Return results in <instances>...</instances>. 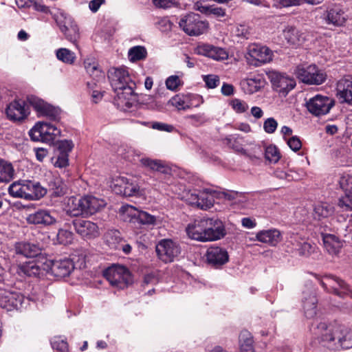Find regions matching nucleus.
<instances>
[{"label": "nucleus", "mask_w": 352, "mask_h": 352, "mask_svg": "<svg viewBox=\"0 0 352 352\" xmlns=\"http://www.w3.org/2000/svg\"><path fill=\"white\" fill-rule=\"evenodd\" d=\"M320 344L331 351L352 348V330L341 324L318 322L314 329Z\"/></svg>", "instance_id": "obj_1"}, {"label": "nucleus", "mask_w": 352, "mask_h": 352, "mask_svg": "<svg viewBox=\"0 0 352 352\" xmlns=\"http://www.w3.org/2000/svg\"><path fill=\"white\" fill-rule=\"evenodd\" d=\"M29 106L32 107L39 116H45L52 120H56L59 118V109L50 105L35 96H28L27 101L14 100L10 102L6 109L7 117L10 120L21 121L30 114Z\"/></svg>", "instance_id": "obj_2"}, {"label": "nucleus", "mask_w": 352, "mask_h": 352, "mask_svg": "<svg viewBox=\"0 0 352 352\" xmlns=\"http://www.w3.org/2000/svg\"><path fill=\"white\" fill-rule=\"evenodd\" d=\"M186 232L190 239L200 242L217 241L226 234L222 221L214 217L196 219L187 226Z\"/></svg>", "instance_id": "obj_3"}, {"label": "nucleus", "mask_w": 352, "mask_h": 352, "mask_svg": "<svg viewBox=\"0 0 352 352\" xmlns=\"http://www.w3.org/2000/svg\"><path fill=\"white\" fill-rule=\"evenodd\" d=\"M108 77L111 85L120 102L127 107H132L137 100L135 88V82L131 79L125 67L112 68L109 71Z\"/></svg>", "instance_id": "obj_4"}, {"label": "nucleus", "mask_w": 352, "mask_h": 352, "mask_svg": "<svg viewBox=\"0 0 352 352\" xmlns=\"http://www.w3.org/2000/svg\"><path fill=\"white\" fill-rule=\"evenodd\" d=\"M314 276L326 292L333 293L341 298L349 296L352 298V290L342 279L331 274L323 276L314 274Z\"/></svg>", "instance_id": "obj_5"}, {"label": "nucleus", "mask_w": 352, "mask_h": 352, "mask_svg": "<svg viewBox=\"0 0 352 352\" xmlns=\"http://www.w3.org/2000/svg\"><path fill=\"white\" fill-rule=\"evenodd\" d=\"M32 140L54 144L60 135V130L51 123L40 122L29 131Z\"/></svg>", "instance_id": "obj_6"}, {"label": "nucleus", "mask_w": 352, "mask_h": 352, "mask_svg": "<svg viewBox=\"0 0 352 352\" xmlns=\"http://www.w3.org/2000/svg\"><path fill=\"white\" fill-rule=\"evenodd\" d=\"M294 73L300 81L307 85H321L327 78L326 74L314 64L298 65Z\"/></svg>", "instance_id": "obj_7"}, {"label": "nucleus", "mask_w": 352, "mask_h": 352, "mask_svg": "<svg viewBox=\"0 0 352 352\" xmlns=\"http://www.w3.org/2000/svg\"><path fill=\"white\" fill-rule=\"evenodd\" d=\"M178 24L179 28L189 36H199L208 28V23L202 21L198 14L193 12L181 16Z\"/></svg>", "instance_id": "obj_8"}, {"label": "nucleus", "mask_w": 352, "mask_h": 352, "mask_svg": "<svg viewBox=\"0 0 352 352\" xmlns=\"http://www.w3.org/2000/svg\"><path fill=\"white\" fill-rule=\"evenodd\" d=\"M103 276L110 285L118 289H124L132 281L129 271L122 265H112L106 269Z\"/></svg>", "instance_id": "obj_9"}, {"label": "nucleus", "mask_w": 352, "mask_h": 352, "mask_svg": "<svg viewBox=\"0 0 352 352\" xmlns=\"http://www.w3.org/2000/svg\"><path fill=\"white\" fill-rule=\"evenodd\" d=\"M267 76L273 89L283 96H286L296 85L294 78L285 73L272 70L267 73Z\"/></svg>", "instance_id": "obj_10"}, {"label": "nucleus", "mask_w": 352, "mask_h": 352, "mask_svg": "<svg viewBox=\"0 0 352 352\" xmlns=\"http://www.w3.org/2000/svg\"><path fill=\"white\" fill-rule=\"evenodd\" d=\"M248 55L249 57L247 59L249 63L256 67H260L272 60L273 53L266 46L252 44L248 47Z\"/></svg>", "instance_id": "obj_11"}, {"label": "nucleus", "mask_w": 352, "mask_h": 352, "mask_svg": "<svg viewBox=\"0 0 352 352\" xmlns=\"http://www.w3.org/2000/svg\"><path fill=\"white\" fill-rule=\"evenodd\" d=\"M155 250L161 261L164 263H170L180 254L181 248L171 239H162L157 244Z\"/></svg>", "instance_id": "obj_12"}, {"label": "nucleus", "mask_w": 352, "mask_h": 352, "mask_svg": "<svg viewBox=\"0 0 352 352\" xmlns=\"http://www.w3.org/2000/svg\"><path fill=\"white\" fill-rule=\"evenodd\" d=\"M333 105V99L321 95H316L306 102L308 111L316 116L327 114Z\"/></svg>", "instance_id": "obj_13"}, {"label": "nucleus", "mask_w": 352, "mask_h": 352, "mask_svg": "<svg viewBox=\"0 0 352 352\" xmlns=\"http://www.w3.org/2000/svg\"><path fill=\"white\" fill-rule=\"evenodd\" d=\"M47 272L57 278H63L68 276L74 270L73 261L67 258L55 260H47Z\"/></svg>", "instance_id": "obj_14"}, {"label": "nucleus", "mask_w": 352, "mask_h": 352, "mask_svg": "<svg viewBox=\"0 0 352 352\" xmlns=\"http://www.w3.org/2000/svg\"><path fill=\"white\" fill-rule=\"evenodd\" d=\"M76 232L85 239H91L100 235L98 225L89 220L82 219H75L72 222Z\"/></svg>", "instance_id": "obj_15"}, {"label": "nucleus", "mask_w": 352, "mask_h": 352, "mask_svg": "<svg viewBox=\"0 0 352 352\" xmlns=\"http://www.w3.org/2000/svg\"><path fill=\"white\" fill-rule=\"evenodd\" d=\"M114 191L125 197L140 196V186L133 181L125 177H119L114 181Z\"/></svg>", "instance_id": "obj_16"}, {"label": "nucleus", "mask_w": 352, "mask_h": 352, "mask_svg": "<svg viewBox=\"0 0 352 352\" xmlns=\"http://www.w3.org/2000/svg\"><path fill=\"white\" fill-rule=\"evenodd\" d=\"M337 97L341 103L352 106V76H348L341 78L337 82Z\"/></svg>", "instance_id": "obj_17"}, {"label": "nucleus", "mask_w": 352, "mask_h": 352, "mask_svg": "<svg viewBox=\"0 0 352 352\" xmlns=\"http://www.w3.org/2000/svg\"><path fill=\"white\" fill-rule=\"evenodd\" d=\"M55 212L47 210H39L30 214L26 221L30 224L41 225L44 226H51L56 223Z\"/></svg>", "instance_id": "obj_18"}, {"label": "nucleus", "mask_w": 352, "mask_h": 352, "mask_svg": "<svg viewBox=\"0 0 352 352\" xmlns=\"http://www.w3.org/2000/svg\"><path fill=\"white\" fill-rule=\"evenodd\" d=\"M197 54L212 58L215 60H224L228 58V52L221 47L210 44H201L196 48Z\"/></svg>", "instance_id": "obj_19"}, {"label": "nucleus", "mask_w": 352, "mask_h": 352, "mask_svg": "<svg viewBox=\"0 0 352 352\" xmlns=\"http://www.w3.org/2000/svg\"><path fill=\"white\" fill-rule=\"evenodd\" d=\"M265 85V80L260 74H250L240 82L242 90L248 94L258 91Z\"/></svg>", "instance_id": "obj_20"}, {"label": "nucleus", "mask_w": 352, "mask_h": 352, "mask_svg": "<svg viewBox=\"0 0 352 352\" xmlns=\"http://www.w3.org/2000/svg\"><path fill=\"white\" fill-rule=\"evenodd\" d=\"M21 272L28 276H39L45 272H47V259L33 260L23 264L21 267Z\"/></svg>", "instance_id": "obj_21"}, {"label": "nucleus", "mask_w": 352, "mask_h": 352, "mask_svg": "<svg viewBox=\"0 0 352 352\" xmlns=\"http://www.w3.org/2000/svg\"><path fill=\"white\" fill-rule=\"evenodd\" d=\"M206 259L209 264L217 267L228 261L227 251L219 247H210L206 252Z\"/></svg>", "instance_id": "obj_22"}, {"label": "nucleus", "mask_w": 352, "mask_h": 352, "mask_svg": "<svg viewBox=\"0 0 352 352\" xmlns=\"http://www.w3.org/2000/svg\"><path fill=\"white\" fill-rule=\"evenodd\" d=\"M23 297L19 294L5 291L0 292V307L10 311L21 305Z\"/></svg>", "instance_id": "obj_23"}, {"label": "nucleus", "mask_w": 352, "mask_h": 352, "mask_svg": "<svg viewBox=\"0 0 352 352\" xmlns=\"http://www.w3.org/2000/svg\"><path fill=\"white\" fill-rule=\"evenodd\" d=\"M25 183L26 184L27 200H39L47 194V188L42 186L38 182L25 180Z\"/></svg>", "instance_id": "obj_24"}, {"label": "nucleus", "mask_w": 352, "mask_h": 352, "mask_svg": "<svg viewBox=\"0 0 352 352\" xmlns=\"http://www.w3.org/2000/svg\"><path fill=\"white\" fill-rule=\"evenodd\" d=\"M324 19L328 24L336 26L342 25L346 21L344 11L338 6L329 8L324 14Z\"/></svg>", "instance_id": "obj_25"}, {"label": "nucleus", "mask_w": 352, "mask_h": 352, "mask_svg": "<svg viewBox=\"0 0 352 352\" xmlns=\"http://www.w3.org/2000/svg\"><path fill=\"white\" fill-rule=\"evenodd\" d=\"M283 34L287 44L294 47L301 45L305 40L304 34L293 26L286 27Z\"/></svg>", "instance_id": "obj_26"}, {"label": "nucleus", "mask_w": 352, "mask_h": 352, "mask_svg": "<svg viewBox=\"0 0 352 352\" xmlns=\"http://www.w3.org/2000/svg\"><path fill=\"white\" fill-rule=\"evenodd\" d=\"M83 205H85V215H92L100 209L104 208L106 202L102 199L94 196H85L82 197Z\"/></svg>", "instance_id": "obj_27"}, {"label": "nucleus", "mask_w": 352, "mask_h": 352, "mask_svg": "<svg viewBox=\"0 0 352 352\" xmlns=\"http://www.w3.org/2000/svg\"><path fill=\"white\" fill-rule=\"evenodd\" d=\"M16 253L25 257H36L41 254V248L35 243L20 242L16 244Z\"/></svg>", "instance_id": "obj_28"}, {"label": "nucleus", "mask_w": 352, "mask_h": 352, "mask_svg": "<svg viewBox=\"0 0 352 352\" xmlns=\"http://www.w3.org/2000/svg\"><path fill=\"white\" fill-rule=\"evenodd\" d=\"M256 238L260 242L275 246L280 241L281 234L278 230L271 229L258 232Z\"/></svg>", "instance_id": "obj_29"}, {"label": "nucleus", "mask_w": 352, "mask_h": 352, "mask_svg": "<svg viewBox=\"0 0 352 352\" xmlns=\"http://www.w3.org/2000/svg\"><path fill=\"white\" fill-rule=\"evenodd\" d=\"M322 241L325 250L332 255L338 254L343 245L342 241L334 234H322Z\"/></svg>", "instance_id": "obj_30"}, {"label": "nucleus", "mask_w": 352, "mask_h": 352, "mask_svg": "<svg viewBox=\"0 0 352 352\" xmlns=\"http://www.w3.org/2000/svg\"><path fill=\"white\" fill-rule=\"evenodd\" d=\"M49 191L54 197H60L65 195L67 191V185L59 177L53 176L48 182Z\"/></svg>", "instance_id": "obj_31"}, {"label": "nucleus", "mask_w": 352, "mask_h": 352, "mask_svg": "<svg viewBox=\"0 0 352 352\" xmlns=\"http://www.w3.org/2000/svg\"><path fill=\"white\" fill-rule=\"evenodd\" d=\"M84 207L82 197H71L68 199L67 213L73 217L85 215Z\"/></svg>", "instance_id": "obj_32"}, {"label": "nucleus", "mask_w": 352, "mask_h": 352, "mask_svg": "<svg viewBox=\"0 0 352 352\" xmlns=\"http://www.w3.org/2000/svg\"><path fill=\"white\" fill-rule=\"evenodd\" d=\"M141 165L153 171H157L162 173L168 172V168L164 162L160 160H153L149 157H142L140 160Z\"/></svg>", "instance_id": "obj_33"}, {"label": "nucleus", "mask_w": 352, "mask_h": 352, "mask_svg": "<svg viewBox=\"0 0 352 352\" xmlns=\"http://www.w3.org/2000/svg\"><path fill=\"white\" fill-rule=\"evenodd\" d=\"M334 212L333 207L327 202L316 204L314 207V217L316 219L321 220L328 218Z\"/></svg>", "instance_id": "obj_34"}, {"label": "nucleus", "mask_w": 352, "mask_h": 352, "mask_svg": "<svg viewBox=\"0 0 352 352\" xmlns=\"http://www.w3.org/2000/svg\"><path fill=\"white\" fill-rule=\"evenodd\" d=\"M195 9L206 15H214L217 17H223L226 15L225 9L215 6L204 5L202 2L197 1L195 5Z\"/></svg>", "instance_id": "obj_35"}, {"label": "nucleus", "mask_w": 352, "mask_h": 352, "mask_svg": "<svg viewBox=\"0 0 352 352\" xmlns=\"http://www.w3.org/2000/svg\"><path fill=\"white\" fill-rule=\"evenodd\" d=\"M302 302L305 316L308 318L314 317L316 314L318 303L316 296L314 294H309L308 296H306V294H305Z\"/></svg>", "instance_id": "obj_36"}, {"label": "nucleus", "mask_w": 352, "mask_h": 352, "mask_svg": "<svg viewBox=\"0 0 352 352\" xmlns=\"http://www.w3.org/2000/svg\"><path fill=\"white\" fill-rule=\"evenodd\" d=\"M14 176V169L11 163L0 159V182H10Z\"/></svg>", "instance_id": "obj_37"}, {"label": "nucleus", "mask_w": 352, "mask_h": 352, "mask_svg": "<svg viewBox=\"0 0 352 352\" xmlns=\"http://www.w3.org/2000/svg\"><path fill=\"white\" fill-rule=\"evenodd\" d=\"M51 14H52L53 19L60 30L61 25H65L67 28H69L70 25L78 26L73 19L62 10L57 9L56 12H52Z\"/></svg>", "instance_id": "obj_38"}, {"label": "nucleus", "mask_w": 352, "mask_h": 352, "mask_svg": "<svg viewBox=\"0 0 352 352\" xmlns=\"http://www.w3.org/2000/svg\"><path fill=\"white\" fill-rule=\"evenodd\" d=\"M26 184L25 180L13 182L8 188L10 196L16 198H21L27 200Z\"/></svg>", "instance_id": "obj_39"}, {"label": "nucleus", "mask_w": 352, "mask_h": 352, "mask_svg": "<svg viewBox=\"0 0 352 352\" xmlns=\"http://www.w3.org/2000/svg\"><path fill=\"white\" fill-rule=\"evenodd\" d=\"M214 191L210 189H204L199 192L198 208L204 210L211 208L214 202Z\"/></svg>", "instance_id": "obj_40"}, {"label": "nucleus", "mask_w": 352, "mask_h": 352, "mask_svg": "<svg viewBox=\"0 0 352 352\" xmlns=\"http://www.w3.org/2000/svg\"><path fill=\"white\" fill-rule=\"evenodd\" d=\"M138 212L139 210L135 207L126 205L122 206L120 209V216L124 221L136 223Z\"/></svg>", "instance_id": "obj_41"}, {"label": "nucleus", "mask_w": 352, "mask_h": 352, "mask_svg": "<svg viewBox=\"0 0 352 352\" xmlns=\"http://www.w3.org/2000/svg\"><path fill=\"white\" fill-rule=\"evenodd\" d=\"M240 352H254L253 339L248 331H242L239 335Z\"/></svg>", "instance_id": "obj_42"}, {"label": "nucleus", "mask_w": 352, "mask_h": 352, "mask_svg": "<svg viewBox=\"0 0 352 352\" xmlns=\"http://www.w3.org/2000/svg\"><path fill=\"white\" fill-rule=\"evenodd\" d=\"M60 31L64 34L65 38L69 42L77 44V42L80 38L79 29L78 26L70 25L69 28H67L63 25H60Z\"/></svg>", "instance_id": "obj_43"}, {"label": "nucleus", "mask_w": 352, "mask_h": 352, "mask_svg": "<svg viewBox=\"0 0 352 352\" xmlns=\"http://www.w3.org/2000/svg\"><path fill=\"white\" fill-rule=\"evenodd\" d=\"M56 55L59 60L68 65H72L76 58L74 52L67 48L57 50Z\"/></svg>", "instance_id": "obj_44"}, {"label": "nucleus", "mask_w": 352, "mask_h": 352, "mask_svg": "<svg viewBox=\"0 0 352 352\" xmlns=\"http://www.w3.org/2000/svg\"><path fill=\"white\" fill-rule=\"evenodd\" d=\"M338 206L344 212H352V191L344 192L338 199Z\"/></svg>", "instance_id": "obj_45"}, {"label": "nucleus", "mask_w": 352, "mask_h": 352, "mask_svg": "<svg viewBox=\"0 0 352 352\" xmlns=\"http://www.w3.org/2000/svg\"><path fill=\"white\" fill-rule=\"evenodd\" d=\"M85 68L87 72L94 78L103 77L104 74L98 68V65L92 58H87L84 61Z\"/></svg>", "instance_id": "obj_46"}, {"label": "nucleus", "mask_w": 352, "mask_h": 352, "mask_svg": "<svg viewBox=\"0 0 352 352\" xmlns=\"http://www.w3.org/2000/svg\"><path fill=\"white\" fill-rule=\"evenodd\" d=\"M146 54L145 47L140 45L131 47L128 52L129 58L132 62L145 58Z\"/></svg>", "instance_id": "obj_47"}, {"label": "nucleus", "mask_w": 352, "mask_h": 352, "mask_svg": "<svg viewBox=\"0 0 352 352\" xmlns=\"http://www.w3.org/2000/svg\"><path fill=\"white\" fill-rule=\"evenodd\" d=\"M169 103L178 110H185L190 108L188 98L184 95L175 96L169 100Z\"/></svg>", "instance_id": "obj_48"}, {"label": "nucleus", "mask_w": 352, "mask_h": 352, "mask_svg": "<svg viewBox=\"0 0 352 352\" xmlns=\"http://www.w3.org/2000/svg\"><path fill=\"white\" fill-rule=\"evenodd\" d=\"M107 243L109 246L116 248L117 245L121 241L120 232L118 230H109L105 235Z\"/></svg>", "instance_id": "obj_49"}, {"label": "nucleus", "mask_w": 352, "mask_h": 352, "mask_svg": "<svg viewBox=\"0 0 352 352\" xmlns=\"http://www.w3.org/2000/svg\"><path fill=\"white\" fill-rule=\"evenodd\" d=\"M155 221L156 218L155 216L151 215L146 212L139 210L136 223L142 225H154Z\"/></svg>", "instance_id": "obj_50"}, {"label": "nucleus", "mask_w": 352, "mask_h": 352, "mask_svg": "<svg viewBox=\"0 0 352 352\" xmlns=\"http://www.w3.org/2000/svg\"><path fill=\"white\" fill-rule=\"evenodd\" d=\"M73 233L67 230L59 229L56 239L60 244L68 245L73 241Z\"/></svg>", "instance_id": "obj_51"}, {"label": "nucleus", "mask_w": 352, "mask_h": 352, "mask_svg": "<svg viewBox=\"0 0 352 352\" xmlns=\"http://www.w3.org/2000/svg\"><path fill=\"white\" fill-rule=\"evenodd\" d=\"M274 174L276 177L280 179H285L289 182L300 179V176L292 170H290L289 172H285L280 168H277L274 171Z\"/></svg>", "instance_id": "obj_52"}, {"label": "nucleus", "mask_w": 352, "mask_h": 352, "mask_svg": "<svg viewBox=\"0 0 352 352\" xmlns=\"http://www.w3.org/2000/svg\"><path fill=\"white\" fill-rule=\"evenodd\" d=\"M265 157L270 162L276 163L280 159V153L275 146L270 145L265 150Z\"/></svg>", "instance_id": "obj_53"}, {"label": "nucleus", "mask_w": 352, "mask_h": 352, "mask_svg": "<svg viewBox=\"0 0 352 352\" xmlns=\"http://www.w3.org/2000/svg\"><path fill=\"white\" fill-rule=\"evenodd\" d=\"M230 104L233 110L237 113H242L248 109V104L243 100L234 98L230 100Z\"/></svg>", "instance_id": "obj_54"}, {"label": "nucleus", "mask_w": 352, "mask_h": 352, "mask_svg": "<svg viewBox=\"0 0 352 352\" xmlns=\"http://www.w3.org/2000/svg\"><path fill=\"white\" fill-rule=\"evenodd\" d=\"M52 346L54 349L59 352H69V346L67 342L60 338H54L51 341Z\"/></svg>", "instance_id": "obj_55"}, {"label": "nucleus", "mask_w": 352, "mask_h": 352, "mask_svg": "<svg viewBox=\"0 0 352 352\" xmlns=\"http://www.w3.org/2000/svg\"><path fill=\"white\" fill-rule=\"evenodd\" d=\"M338 184L345 192L351 191L352 188V176L349 175H342L338 180Z\"/></svg>", "instance_id": "obj_56"}, {"label": "nucleus", "mask_w": 352, "mask_h": 352, "mask_svg": "<svg viewBox=\"0 0 352 352\" xmlns=\"http://www.w3.org/2000/svg\"><path fill=\"white\" fill-rule=\"evenodd\" d=\"M182 85V82L177 76H170L166 80L167 89L171 91H177Z\"/></svg>", "instance_id": "obj_57"}, {"label": "nucleus", "mask_w": 352, "mask_h": 352, "mask_svg": "<svg viewBox=\"0 0 352 352\" xmlns=\"http://www.w3.org/2000/svg\"><path fill=\"white\" fill-rule=\"evenodd\" d=\"M316 245L308 242L302 243L298 248V254L303 256H309L314 252Z\"/></svg>", "instance_id": "obj_58"}, {"label": "nucleus", "mask_w": 352, "mask_h": 352, "mask_svg": "<svg viewBox=\"0 0 352 352\" xmlns=\"http://www.w3.org/2000/svg\"><path fill=\"white\" fill-rule=\"evenodd\" d=\"M58 149L60 153L67 154L72 150L74 144L71 140L57 141Z\"/></svg>", "instance_id": "obj_59"}, {"label": "nucleus", "mask_w": 352, "mask_h": 352, "mask_svg": "<svg viewBox=\"0 0 352 352\" xmlns=\"http://www.w3.org/2000/svg\"><path fill=\"white\" fill-rule=\"evenodd\" d=\"M278 126V122L273 118L266 119L263 123L264 131L267 133H273L275 132Z\"/></svg>", "instance_id": "obj_60"}, {"label": "nucleus", "mask_w": 352, "mask_h": 352, "mask_svg": "<svg viewBox=\"0 0 352 352\" xmlns=\"http://www.w3.org/2000/svg\"><path fill=\"white\" fill-rule=\"evenodd\" d=\"M173 26V23L168 17L162 18L157 22V28L162 32H168Z\"/></svg>", "instance_id": "obj_61"}, {"label": "nucleus", "mask_w": 352, "mask_h": 352, "mask_svg": "<svg viewBox=\"0 0 352 352\" xmlns=\"http://www.w3.org/2000/svg\"><path fill=\"white\" fill-rule=\"evenodd\" d=\"M206 87L210 89L217 87L219 84V78L216 75H207L204 77Z\"/></svg>", "instance_id": "obj_62"}, {"label": "nucleus", "mask_w": 352, "mask_h": 352, "mask_svg": "<svg viewBox=\"0 0 352 352\" xmlns=\"http://www.w3.org/2000/svg\"><path fill=\"white\" fill-rule=\"evenodd\" d=\"M289 148L294 151H298L302 146V143L299 138L293 136L287 140Z\"/></svg>", "instance_id": "obj_63"}, {"label": "nucleus", "mask_w": 352, "mask_h": 352, "mask_svg": "<svg viewBox=\"0 0 352 352\" xmlns=\"http://www.w3.org/2000/svg\"><path fill=\"white\" fill-rule=\"evenodd\" d=\"M153 4L159 8L163 9L170 8L174 6L176 3L175 0H153Z\"/></svg>", "instance_id": "obj_64"}]
</instances>
